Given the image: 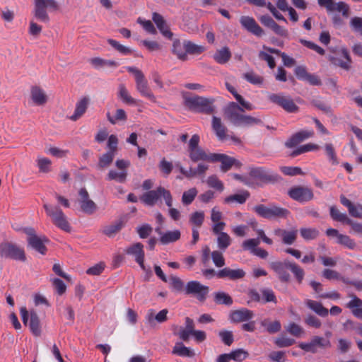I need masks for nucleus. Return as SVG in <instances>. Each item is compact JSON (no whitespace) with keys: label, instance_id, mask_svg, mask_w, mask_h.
<instances>
[{"label":"nucleus","instance_id":"nucleus-32","mask_svg":"<svg viewBox=\"0 0 362 362\" xmlns=\"http://www.w3.org/2000/svg\"><path fill=\"white\" fill-rule=\"evenodd\" d=\"M305 303L309 309L315 312L319 316L325 317L328 315V309L325 308L320 302L308 299L305 300Z\"/></svg>","mask_w":362,"mask_h":362},{"label":"nucleus","instance_id":"nucleus-3","mask_svg":"<svg viewBox=\"0 0 362 362\" xmlns=\"http://www.w3.org/2000/svg\"><path fill=\"white\" fill-rule=\"evenodd\" d=\"M200 137L198 134H194L188 143L189 156L192 161L197 163L198 161H207L212 163L215 153H207L202 148L199 144Z\"/></svg>","mask_w":362,"mask_h":362},{"label":"nucleus","instance_id":"nucleus-13","mask_svg":"<svg viewBox=\"0 0 362 362\" xmlns=\"http://www.w3.org/2000/svg\"><path fill=\"white\" fill-rule=\"evenodd\" d=\"M22 230L28 235V245L40 254L45 255L47 250L45 243H48L49 240L45 235L38 237L33 228H24Z\"/></svg>","mask_w":362,"mask_h":362},{"label":"nucleus","instance_id":"nucleus-64","mask_svg":"<svg viewBox=\"0 0 362 362\" xmlns=\"http://www.w3.org/2000/svg\"><path fill=\"white\" fill-rule=\"evenodd\" d=\"M300 233L305 240H313L319 235V231L316 228H303L300 230Z\"/></svg>","mask_w":362,"mask_h":362},{"label":"nucleus","instance_id":"nucleus-51","mask_svg":"<svg viewBox=\"0 0 362 362\" xmlns=\"http://www.w3.org/2000/svg\"><path fill=\"white\" fill-rule=\"evenodd\" d=\"M217 244L220 250L225 251L231 244V238L226 233L218 235Z\"/></svg>","mask_w":362,"mask_h":362},{"label":"nucleus","instance_id":"nucleus-33","mask_svg":"<svg viewBox=\"0 0 362 362\" xmlns=\"http://www.w3.org/2000/svg\"><path fill=\"white\" fill-rule=\"evenodd\" d=\"M212 128L216 133V136L220 140H223L227 138V129L224 124L221 122V119L219 117L214 116L212 117Z\"/></svg>","mask_w":362,"mask_h":362},{"label":"nucleus","instance_id":"nucleus-42","mask_svg":"<svg viewBox=\"0 0 362 362\" xmlns=\"http://www.w3.org/2000/svg\"><path fill=\"white\" fill-rule=\"evenodd\" d=\"M214 297V302L218 305H226L230 306L233 302L231 296L223 291L215 292Z\"/></svg>","mask_w":362,"mask_h":362},{"label":"nucleus","instance_id":"nucleus-19","mask_svg":"<svg viewBox=\"0 0 362 362\" xmlns=\"http://www.w3.org/2000/svg\"><path fill=\"white\" fill-rule=\"evenodd\" d=\"M321 7L325 8L328 11H338L341 13L344 18H349L350 15V6L344 1L335 3L334 0H317Z\"/></svg>","mask_w":362,"mask_h":362},{"label":"nucleus","instance_id":"nucleus-20","mask_svg":"<svg viewBox=\"0 0 362 362\" xmlns=\"http://www.w3.org/2000/svg\"><path fill=\"white\" fill-rule=\"evenodd\" d=\"M240 23L247 31L257 37H262L264 35V30L252 17L243 16L240 18Z\"/></svg>","mask_w":362,"mask_h":362},{"label":"nucleus","instance_id":"nucleus-9","mask_svg":"<svg viewBox=\"0 0 362 362\" xmlns=\"http://www.w3.org/2000/svg\"><path fill=\"white\" fill-rule=\"evenodd\" d=\"M126 69L128 72L134 75L136 90L140 94L153 102L156 101V97L149 88L148 81L143 72L134 66H127Z\"/></svg>","mask_w":362,"mask_h":362},{"label":"nucleus","instance_id":"nucleus-57","mask_svg":"<svg viewBox=\"0 0 362 362\" xmlns=\"http://www.w3.org/2000/svg\"><path fill=\"white\" fill-rule=\"evenodd\" d=\"M325 150L326 155L327 156V157L329 158V162L332 165H338L339 161H338L337 153H336L335 149L333 146V144H330V143L326 144L325 145Z\"/></svg>","mask_w":362,"mask_h":362},{"label":"nucleus","instance_id":"nucleus-21","mask_svg":"<svg viewBox=\"0 0 362 362\" xmlns=\"http://www.w3.org/2000/svg\"><path fill=\"white\" fill-rule=\"evenodd\" d=\"M213 157L214 159L212 163L220 162L221 170L223 173L230 170L233 165L237 168H240L242 165L239 160L224 153H215L214 156Z\"/></svg>","mask_w":362,"mask_h":362},{"label":"nucleus","instance_id":"nucleus-37","mask_svg":"<svg viewBox=\"0 0 362 362\" xmlns=\"http://www.w3.org/2000/svg\"><path fill=\"white\" fill-rule=\"evenodd\" d=\"M250 196V194L248 191L243 190L240 194H234L226 197L224 199V203L231 204L235 202L240 204H243L247 201Z\"/></svg>","mask_w":362,"mask_h":362},{"label":"nucleus","instance_id":"nucleus-53","mask_svg":"<svg viewBox=\"0 0 362 362\" xmlns=\"http://www.w3.org/2000/svg\"><path fill=\"white\" fill-rule=\"evenodd\" d=\"M119 96L121 98V100L127 104H129V105L136 104V100H134L129 95L127 89L123 84H121L119 86Z\"/></svg>","mask_w":362,"mask_h":362},{"label":"nucleus","instance_id":"nucleus-59","mask_svg":"<svg viewBox=\"0 0 362 362\" xmlns=\"http://www.w3.org/2000/svg\"><path fill=\"white\" fill-rule=\"evenodd\" d=\"M295 343V339L284 335L279 336L274 340V344L279 348L288 347L293 345Z\"/></svg>","mask_w":362,"mask_h":362},{"label":"nucleus","instance_id":"nucleus-62","mask_svg":"<svg viewBox=\"0 0 362 362\" xmlns=\"http://www.w3.org/2000/svg\"><path fill=\"white\" fill-rule=\"evenodd\" d=\"M230 354L231 356V360H233L235 362H242L245 359H246L249 356L248 352L243 349H238L233 350Z\"/></svg>","mask_w":362,"mask_h":362},{"label":"nucleus","instance_id":"nucleus-23","mask_svg":"<svg viewBox=\"0 0 362 362\" xmlns=\"http://www.w3.org/2000/svg\"><path fill=\"white\" fill-rule=\"evenodd\" d=\"M127 255H132L135 258V261L139 264L143 270H145L144 266V245L141 243H136L125 250Z\"/></svg>","mask_w":362,"mask_h":362},{"label":"nucleus","instance_id":"nucleus-12","mask_svg":"<svg viewBox=\"0 0 362 362\" xmlns=\"http://www.w3.org/2000/svg\"><path fill=\"white\" fill-rule=\"evenodd\" d=\"M253 211L260 217L267 219L285 218L289 214L286 209L274 205L267 206L264 204H258L254 206Z\"/></svg>","mask_w":362,"mask_h":362},{"label":"nucleus","instance_id":"nucleus-36","mask_svg":"<svg viewBox=\"0 0 362 362\" xmlns=\"http://www.w3.org/2000/svg\"><path fill=\"white\" fill-rule=\"evenodd\" d=\"M172 52L176 55L177 59L182 61H186L187 59V55L186 54L185 41L181 43L178 39H175L173 42Z\"/></svg>","mask_w":362,"mask_h":362},{"label":"nucleus","instance_id":"nucleus-14","mask_svg":"<svg viewBox=\"0 0 362 362\" xmlns=\"http://www.w3.org/2000/svg\"><path fill=\"white\" fill-rule=\"evenodd\" d=\"M209 292V287L198 281H190L185 286V294L194 296L199 302H204Z\"/></svg>","mask_w":362,"mask_h":362},{"label":"nucleus","instance_id":"nucleus-60","mask_svg":"<svg viewBox=\"0 0 362 362\" xmlns=\"http://www.w3.org/2000/svg\"><path fill=\"white\" fill-rule=\"evenodd\" d=\"M107 42L117 51L124 55H128L132 53V49L126 46L121 45L119 42L113 39L107 40Z\"/></svg>","mask_w":362,"mask_h":362},{"label":"nucleus","instance_id":"nucleus-24","mask_svg":"<svg viewBox=\"0 0 362 362\" xmlns=\"http://www.w3.org/2000/svg\"><path fill=\"white\" fill-rule=\"evenodd\" d=\"M80 205L82 211L88 214H92L96 210V204L93 201L89 199V195L85 188L79 190Z\"/></svg>","mask_w":362,"mask_h":362},{"label":"nucleus","instance_id":"nucleus-48","mask_svg":"<svg viewBox=\"0 0 362 362\" xmlns=\"http://www.w3.org/2000/svg\"><path fill=\"white\" fill-rule=\"evenodd\" d=\"M127 177V171L123 170L120 172H117L115 170H111L109 171L107 177V180H115L119 183H123L126 181Z\"/></svg>","mask_w":362,"mask_h":362},{"label":"nucleus","instance_id":"nucleus-39","mask_svg":"<svg viewBox=\"0 0 362 362\" xmlns=\"http://www.w3.org/2000/svg\"><path fill=\"white\" fill-rule=\"evenodd\" d=\"M168 310L167 309H163L158 312L156 315H154V310L151 309L148 310L147 314V319L149 323H152L153 320H156L158 323H163L168 320Z\"/></svg>","mask_w":362,"mask_h":362},{"label":"nucleus","instance_id":"nucleus-38","mask_svg":"<svg viewBox=\"0 0 362 362\" xmlns=\"http://www.w3.org/2000/svg\"><path fill=\"white\" fill-rule=\"evenodd\" d=\"M231 58V52L228 47L218 49L214 54V59L220 64L227 63Z\"/></svg>","mask_w":362,"mask_h":362},{"label":"nucleus","instance_id":"nucleus-46","mask_svg":"<svg viewBox=\"0 0 362 362\" xmlns=\"http://www.w3.org/2000/svg\"><path fill=\"white\" fill-rule=\"evenodd\" d=\"M169 281L170 287L174 291L177 293L184 292L185 293V286L180 278L172 275L169 278Z\"/></svg>","mask_w":362,"mask_h":362},{"label":"nucleus","instance_id":"nucleus-41","mask_svg":"<svg viewBox=\"0 0 362 362\" xmlns=\"http://www.w3.org/2000/svg\"><path fill=\"white\" fill-rule=\"evenodd\" d=\"M180 232L178 230L167 231L160 236V241L162 244L167 245L178 240L180 238Z\"/></svg>","mask_w":362,"mask_h":362},{"label":"nucleus","instance_id":"nucleus-44","mask_svg":"<svg viewBox=\"0 0 362 362\" xmlns=\"http://www.w3.org/2000/svg\"><path fill=\"white\" fill-rule=\"evenodd\" d=\"M173 354L180 356L192 357L194 356V353L189 348L184 346L182 342L175 344L173 349Z\"/></svg>","mask_w":362,"mask_h":362},{"label":"nucleus","instance_id":"nucleus-8","mask_svg":"<svg viewBox=\"0 0 362 362\" xmlns=\"http://www.w3.org/2000/svg\"><path fill=\"white\" fill-rule=\"evenodd\" d=\"M59 4L55 0H34V16L40 21L48 23L49 17L47 8L50 11L59 9Z\"/></svg>","mask_w":362,"mask_h":362},{"label":"nucleus","instance_id":"nucleus-55","mask_svg":"<svg viewBox=\"0 0 362 362\" xmlns=\"http://www.w3.org/2000/svg\"><path fill=\"white\" fill-rule=\"evenodd\" d=\"M243 78L253 85H260L263 83L264 78L254 71H248L243 75Z\"/></svg>","mask_w":362,"mask_h":362},{"label":"nucleus","instance_id":"nucleus-30","mask_svg":"<svg viewBox=\"0 0 362 362\" xmlns=\"http://www.w3.org/2000/svg\"><path fill=\"white\" fill-rule=\"evenodd\" d=\"M29 327L32 334L35 337L41 335V324L40 318L35 310L30 311Z\"/></svg>","mask_w":362,"mask_h":362},{"label":"nucleus","instance_id":"nucleus-10","mask_svg":"<svg viewBox=\"0 0 362 362\" xmlns=\"http://www.w3.org/2000/svg\"><path fill=\"white\" fill-rule=\"evenodd\" d=\"M267 98L269 102L281 107L286 112L296 113L299 110V107L290 95L283 93H269Z\"/></svg>","mask_w":362,"mask_h":362},{"label":"nucleus","instance_id":"nucleus-63","mask_svg":"<svg viewBox=\"0 0 362 362\" xmlns=\"http://www.w3.org/2000/svg\"><path fill=\"white\" fill-rule=\"evenodd\" d=\"M211 257L214 265L216 267L221 268L225 265V258L221 251L214 250L211 252Z\"/></svg>","mask_w":362,"mask_h":362},{"label":"nucleus","instance_id":"nucleus-16","mask_svg":"<svg viewBox=\"0 0 362 362\" xmlns=\"http://www.w3.org/2000/svg\"><path fill=\"white\" fill-rule=\"evenodd\" d=\"M289 197L300 203H305L314 198L313 190L307 187L296 186L291 187L288 192Z\"/></svg>","mask_w":362,"mask_h":362},{"label":"nucleus","instance_id":"nucleus-28","mask_svg":"<svg viewBox=\"0 0 362 362\" xmlns=\"http://www.w3.org/2000/svg\"><path fill=\"white\" fill-rule=\"evenodd\" d=\"M340 202L348 209L350 216L354 218H362V204H354L344 195L340 196Z\"/></svg>","mask_w":362,"mask_h":362},{"label":"nucleus","instance_id":"nucleus-5","mask_svg":"<svg viewBox=\"0 0 362 362\" xmlns=\"http://www.w3.org/2000/svg\"><path fill=\"white\" fill-rule=\"evenodd\" d=\"M250 178L255 180L258 185L274 184L281 180L277 173L264 167L252 168L249 172Z\"/></svg>","mask_w":362,"mask_h":362},{"label":"nucleus","instance_id":"nucleus-50","mask_svg":"<svg viewBox=\"0 0 362 362\" xmlns=\"http://www.w3.org/2000/svg\"><path fill=\"white\" fill-rule=\"evenodd\" d=\"M115 155L116 153L110 151H107L106 153H103L99 158V167L103 168L109 166L112 163Z\"/></svg>","mask_w":362,"mask_h":362},{"label":"nucleus","instance_id":"nucleus-47","mask_svg":"<svg viewBox=\"0 0 362 362\" xmlns=\"http://www.w3.org/2000/svg\"><path fill=\"white\" fill-rule=\"evenodd\" d=\"M285 328L288 334L297 338L301 337L305 334L304 329L295 322H290Z\"/></svg>","mask_w":362,"mask_h":362},{"label":"nucleus","instance_id":"nucleus-27","mask_svg":"<svg viewBox=\"0 0 362 362\" xmlns=\"http://www.w3.org/2000/svg\"><path fill=\"white\" fill-rule=\"evenodd\" d=\"M314 132L313 130H303L293 134L285 143L287 148H293L304 140L313 136Z\"/></svg>","mask_w":362,"mask_h":362},{"label":"nucleus","instance_id":"nucleus-17","mask_svg":"<svg viewBox=\"0 0 362 362\" xmlns=\"http://www.w3.org/2000/svg\"><path fill=\"white\" fill-rule=\"evenodd\" d=\"M328 60L334 66L344 70L348 71L351 68V59L346 48L341 49L335 55H329Z\"/></svg>","mask_w":362,"mask_h":362},{"label":"nucleus","instance_id":"nucleus-22","mask_svg":"<svg viewBox=\"0 0 362 362\" xmlns=\"http://www.w3.org/2000/svg\"><path fill=\"white\" fill-rule=\"evenodd\" d=\"M259 20L264 26L270 28L276 35L283 37H288V30L276 23L269 15H263Z\"/></svg>","mask_w":362,"mask_h":362},{"label":"nucleus","instance_id":"nucleus-43","mask_svg":"<svg viewBox=\"0 0 362 362\" xmlns=\"http://www.w3.org/2000/svg\"><path fill=\"white\" fill-rule=\"evenodd\" d=\"M260 324L269 334L276 333L281 329V325L279 320L270 322L269 319H264L261 322Z\"/></svg>","mask_w":362,"mask_h":362},{"label":"nucleus","instance_id":"nucleus-2","mask_svg":"<svg viewBox=\"0 0 362 362\" xmlns=\"http://www.w3.org/2000/svg\"><path fill=\"white\" fill-rule=\"evenodd\" d=\"M202 274L209 279L216 276L218 279L235 281L243 279L245 276L246 272L241 268L223 267L217 272L214 269H206L202 270Z\"/></svg>","mask_w":362,"mask_h":362},{"label":"nucleus","instance_id":"nucleus-58","mask_svg":"<svg viewBox=\"0 0 362 362\" xmlns=\"http://www.w3.org/2000/svg\"><path fill=\"white\" fill-rule=\"evenodd\" d=\"M107 117L108 121L112 124H115L118 121H126L127 119V114L125 111L122 109H117L115 112V115L114 117H112L110 114V112L107 113Z\"/></svg>","mask_w":362,"mask_h":362},{"label":"nucleus","instance_id":"nucleus-1","mask_svg":"<svg viewBox=\"0 0 362 362\" xmlns=\"http://www.w3.org/2000/svg\"><path fill=\"white\" fill-rule=\"evenodd\" d=\"M244 107L235 102L230 103L224 110V115L236 127H248L262 123L260 119L244 115Z\"/></svg>","mask_w":362,"mask_h":362},{"label":"nucleus","instance_id":"nucleus-34","mask_svg":"<svg viewBox=\"0 0 362 362\" xmlns=\"http://www.w3.org/2000/svg\"><path fill=\"white\" fill-rule=\"evenodd\" d=\"M226 89L234 96L238 103L247 110H254V106L250 102L245 100V99L238 93L235 88L229 83H226Z\"/></svg>","mask_w":362,"mask_h":362},{"label":"nucleus","instance_id":"nucleus-61","mask_svg":"<svg viewBox=\"0 0 362 362\" xmlns=\"http://www.w3.org/2000/svg\"><path fill=\"white\" fill-rule=\"evenodd\" d=\"M206 183L209 187L216 189L220 192L224 189L223 182L215 175L209 176L206 180Z\"/></svg>","mask_w":362,"mask_h":362},{"label":"nucleus","instance_id":"nucleus-26","mask_svg":"<svg viewBox=\"0 0 362 362\" xmlns=\"http://www.w3.org/2000/svg\"><path fill=\"white\" fill-rule=\"evenodd\" d=\"M152 20L165 37L169 40L173 39V33L170 31L165 20L160 13L156 12L153 13Z\"/></svg>","mask_w":362,"mask_h":362},{"label":"nucleus","instance_id":"nucleus-25","mask_svg":"<svg viewBox=\"0 0 362 362\" xmlns=\"http://www.w3.org/2000/svg\"><path fill=\"white\" fill-rule=\"evenodd\" d=\"M253 317V311L245 308L233 310L230 313V321L235 323L249 321L252 319Z\"/></svg>","mask_w":362,"mask_h":362},{"label":"nucleus","instance_id":"nucleus-18","mask_svg":"<svg viewBox=\"0 0 362 362\" xmlns=\"http://www.w3.org/2000/svg\"><path fill=\"white\" fill-rule=\"evenodd\" d=\"M291 264V261L285 259L283 262H272L269 263V267L276 273L281 282L288 283L291 280V275L287 270L289 269L288 265Z\"/></svg>","mask_w":362,"mask_h":362},{"label":"nucleus","instance_id":"nucleus-40","mask_svg":"<svg viewBox=\"0 0 362 362\" xmlns=\"http://www.w3.org/2000/svg\"><path fill=\"white\" fill-rule=\"evenodd\" d=\"M329 215L332 220L348 224L351 218L344 213H341L335 206L329 207Z\"/></svg>","mask_w":362,"mask_h":362},{"label":"nucleus","instance_id":"nucleus-11","mask_svg":"<svg viewBox=\"0 0 362 362\" xmlns=\"http://www.w3.org/2000/svg\"><path fill=\"white\" fill-rule=\"evenodd\" d=\"M0 255L1 257L16 261L25 262L26 260L24 249L8 242L0 245Z\"/></svg>","mask_w":362,"mask_h":362},{"label":"nucleus","instance_id":"nucleus-4","mask_svg":"<svg viewBox=\"0 0 362 362\" xmlns=\"http://www.w3.org/2000/svg\"><path fill=\"white\" fill-rule=\"evenodd\" d=\"M161 197L168 207L173 206V197L170 192L161 186L144 193L141 197V201L148 206H153Z\"/></svg>","mask_w":362,"mask_h":362},{"label":"nucleus","instance_id":"nucleus-54","mask_svg":"<svg viewBox=\"0 0 362 362\" xmlns=\"http://www.w3.org/2000/svg\"><path fill=\"white\" fill-rule=\"evenodd\" d=\"M204 213L202 211H195L192 213L189 218V221L197 228H200L204 221Z\"/></svg>","mask_w":362,"mask_h":362},{"label":"nucleus","instance_id":"nucleus-52","mask_svg":"<svg viewBox=\"0 0 362 362\" xmlns=\"http://www.w3.org/2000/svg\"><path fill=\"white\" fill-rule=\"evenodd\" d=\"M336 243L350 250H354L356 247V243L354 240L351 239L347 235L341 234L338 240H336Z\"/></svg>","mask_w":362,"mask_h":362},{"label":"nucleus","instance_id":"nucleus-31","mask_svg":"<svg viewBox=\"0 0 362 362\" xmlns=\"http://www.w3.org/2000/svg\"><path fill=\"white\" fill-rule=\"evenodd\" d=\"M89 104V98L83 97L79 100L76 104V108L74 115L70 117L72 121H76L79 119L86 111Z\"/></svg>","mask_w":362,"mask_h":362},{"label":"nucleus","instance_id":"nucleus-49","mask_svg":"<svg viewBox=\"0 0 362 362\" xmlns=\"http://www.w3.org/2000/svg\"><path fill=\"white\" fill-rule=\"evenodd\" d=\"M186 54H200L204 51V47L197 45L189 40H185Z\"/></svg>","mask_w":362,"mask_h":362},{"label":"nucleus","instance_id":"nucleus-45","mask_svg":"<svg viewBox=\"0 0 362 362\" xmlns=\"http://www.w3.org/2000/svg\"><path fill=\"white\" fill-rule=\"evenodd\" d=\"M289 270L293 273L294 277L296 278L297 282L300 284H302L305 272L302 267H300L296 262H291V264L288 265Z\"/></svg>","mask_w":362,"mask_h":362},{"label":"nucleus","instance_id":"nucleus-29","mask_svg":"<svg viewBox=\"0 0 362 362\" xmlns=\"http://www.w3.org/2000/svg\"><path fill=\"white\" fill-rule=\"evenodd\" d=\"M126 220L121 218L110 225L105 226L103 228V233L108 237L115 236L125 226Z\"/></svg>","mask_w":362,"mask_h":362},{"label":"nucleus","instance_id":"nucleus-15","mask_svg":"<svg viewBox=\"0 0 362 362\" xmlns=\"http://www.w3.org/2000/svg\"><path fill=\"white\" fill-rule=\"evenodd\" d=\"M298 346L303 351L311 353H316L318 348L327 349L331 347V342L328 339L322 337L314 336L310 342H301Z\"/></svg>","mask_w":362,"mask_h":362},{"label":"nucleus","instance_id":"nucleus-6","mask_svg":"<svg viewBox=\"0 0 362 362\" xmlns=\"http://www.w3.org/2000/svg\"><path fill=\"white\" fill-rule=\"evenodd\" d=\"M214 100L202 96L186 98L185 105L192 111L210 115L214 112Z\"/></svg>","mask_w":362,"mask_h":362},{"label":"nucleus","instance_id":"nucleus-35","mask_svg":"<svg viewBox=\"0 0 362 362\" xmlns=\"http://www.w3.org/2000/svg\"><path fill=\"white\" fill-rule=\"evenodd\" d=\"M31 98L34 103L37 105H44L47 102V95L45 91L39 86H33L31 88Z\"/></svg>","mask_w":362,"mask_h":362},{"label":"nucleus","instance_id":"nucleus-7","mask_svg":"<svg viewBox=\"0 0 362 362\" xmlns=\"http://www.w3.org/2000/svg\"><path fill=\"white\" fill-rule=\"evenodd\" d=\"M44 208L46 214L51 218L52 223L57 227L65 232L71 231V228L66 216L59 206L45 204Z\"/></svg>","mask_w":362,"mask_h":362},{"label":"nucleus","instance_id":"nucleus-56","mask_svg":"<svg viewBox=\"0 0 362 362\" xmlns=\"http://www.w3.org/2000/svg\"><path fill=\"white\" fill-rule=\"evenodd\" d=\"M198 193L195 187H192L187 191L184 192L182 197V202L184 205H189L194 200Z\"/></svg>","mask_w":362,"mask_h":362}]
</instances>
